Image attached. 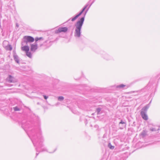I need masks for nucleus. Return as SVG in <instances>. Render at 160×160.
I'll use <instances>...</instances> for the list:
<instances>
[{"label": "nucleus", "mask_w": 160, "mask_h": 160, "mask_svg": "<svg viewBox=\"0 0 160 160\" xmlns=\"http://www.w3.org/2000/svg\"><path fill=\"white\" fill-rule=\"evenodd\" d=\"M84 20V17H82L78 21L75 25L76 28L75 31L74 36L79 38L81 36V30Z\"/></svg>", "instance_id": "f257e3e1"}, {"label": "nucleus", "mask_w": 160, "mask_h": 160, "mask_svg": "<svg viewBox=\"0 0 160 160\" xmlns=\"http://www.w3.org/2000/svg\"><path fill=\"white\" fill-rule=\"evenodd\" d=\"M32 140L34 146L37 147L36 149L37 152H38L39 150L38 148H41L43 146L42 143L43 141L42 138L41 137H38L37 139L33 137Z\"/></svg>", "instance_id": "f03ea898"}, {"label": "nucleus", "mask_w": 160, "mask_h": 160, "mask_svg": "<svg viewBox=\"0 0 160 160\" xmlns=\"http://www.w3.org/2000/svg\"><path fill=\"white\" fill-rule=\"evenodd\" d=\"M43 39L42 37L36 38H35V42L33 44H31L30 51L32 52H34L38 48L37 44L40 43V46L42 45V41Z\"/></svg>", "instance_id": "7ed1b4c3"}, {"label": "nucleus", "mask_w": 160, "mask_h": 160, "mask_svg": "<svg viewBox=\"0 0 160 160\" xmlns=\"http://www.w3.org/2000/svg\"><path fill=\"white\" fill-rule=\"evenodd\" d=\"M24 41L22 43V45L24 44L28 45V43H31L34 41V38L30 36H25L24 37Z\"/></svg>", "instance_id": "20e7f679"}, {"label": "nucleus", "mask_w": 160, "mask_h": 160, "mask_svg": "<svg viewBox=\"0 0 160 160\" xmlns=\"http://www.w3.org/2000/svg\"><path fill=\"white\" fill-rule=\"evenodd\" d=\"M21 49L22 51H24L26 53V55L30 58L32 57V54L31 52H29V47L28 45H25L21 48Z\"/></svg>", "instance_id": "39448f33"}, {"label": "nucleus", "mask_w": 160, "mask_h": 160, "mask_svg": "<svg viewBox=\"0 0 160 160\" xmlns=\"http://www.w3.org/2000/svg\"><path fill=\"white\" fill-rule=\"evenodd\" d=\"M88 4H86L85 7L83 8L82 10L81 11V12L78 14L76 15L75 17H74L73 18H72V21H74L76 19L79 17L80 15H81L83 13V12H84V11L87 8V7H88Z\"/></svg>", "instance_id": "423d86ee"}, {"label": "nucleus", "mask_w": 160, "mask_h": 160, "mask_svg": "<svg viewBox=\"0 0 160 160\" xmlns=\"http://www.w3.org/2000/svg\"><path fill=\"white\" fill-rule=\"evenodd\" d=\"M88 4H86L85 7L83 8L82 10L81 11V12L78 14L76 15L75 17H74L73 18H72V21H74L76 19L79 17L80 15H81L83 13V12H84V11L87 8V7H88Z\"/></svg>", "instance_id": "0eeeda50"}, {"label": "nucleus", "mask_w": 160, "mask_h": 160, "mask_svg": "<svg viewBox=\"0 0 160 160\" xmlns=\"http://www.w3.org/2000/svg\"><path fill=\"white\" fill-rule=\"evenodd\" d=\"M68 30V28L65 27L63 28H59L58 29L55 31V33H58L61 32H66Z\"/></svg>", "instance_id": "6e6552de"}, {"label": "nucleus", "mask_w": 160, "mask_h": 160, "mask_svg": "<svg viewBox=\"0 0 160 160\" xmlns=\"http://www.w3.org/2000/svg\"><path fill=\"white\" fill-rule=\"evenodd\" d=\"M6 80L9 82L14 83L17 82V80L11 75H9L6 78Z\"/></svg>", "instance_id": "1a4fd4ad"}, {"label": "nucleus", "mask_w": 160, "mask_h": 160, "mask_svg": "<svg viewBox=\"0 0 160 160\" xmlns=\"http://www.w3.org/2000/svg\"><path fill=\"white\" fill-rule=\"evenodd\" d=\"M140 114L143 119L145 120H148V117L146 112L143 111H141Z\"/></svg>", "instance_id": "9d476101"}, {"label": "nucleus", "mask_w": 160, "mask_h": 160, "mask_svg": "<svg viewBox=\"0 0 160 160\" xmlns=\"http://www.w3.org/2000/svg\"><path fill=\"white\" fill-rule=\"evenodd\" d=\"M102 57L105 59L107 60H111L112 58L111 56L107 53H104L102 55Z\"/></svg>", "instance_id": "9b49d317"}, {"label": "nucleus", "mask_w": 160, "mask_h": 160, "mask_svg": "<svg viewBox=\"0 0 160 160\" xmlns=\"http://www.w3.org/2000/svg\"><path fill=\"white\" fill-rule=\"evenodd\" d=\"M121 124H123V125L122 126V127H120V128L121 129H122L123 128V127L126 126V121L125 120H121L120 122L119 123V125L120 126Z\"/></svg>", "instance_id": "f8f14e48"}, {"label": "nucleus", "mask_w": 160, "mask_h": 160, "mask_svg": "<svg viewBox=\"0 0 160 160\" xmlns=\"http://www.w3.org/2000/svg\"><path fill=\"white\" fill-rule=\"evenodd\" d=\"M149 104H147L144 106L143 108H142L141 110V111H144L146 112L147 111L148 109L149 108Z\"/></svg>", "instance_id": "ddd939ff"}, {"label": "nucleus", "mask_w": 160, "mask_h": 160, "mask_svg": "<svg viewBox=\"0 0 160 160\" xmlns=\"http://www.w3.org/2000/svg\"><path fill=\"white\" fill-rule=\"evenodd\" d=\"M4 48L7 50L11 51L12 49V46L9 44L8 45L5 46Z\"/></svg>", "instance_id": "4468645a"}, {"label": "nucleus", "mask_w": 160, "mask_h": 160, "mask_svg": "<svg viewBox=\"0 0 160 160\" xmlns=\"http://www.w3.org/2000/svg\"><path fill=\"white\" fill-rule=\"evenodd\" d=\"M13 57L14 58V59L15 61L17 63H18L19 62V60L18 56L17 55L14 54L13 55Z\"/></svg>", "instance_id": "2eb2a0df"}, {"label": "nucleus", "mask_w": 160, "mask_h": 160, "mask_svg": "<svg viewBox=\"0 0 160 160\" xmlns=\"http://www.w3.org/2000/svg\"><path fill=\"white\" fill-rule=\"evenodd\" d=\"M126 86L124 85L123 84H121L119 85H117L116 86V88H122L124 87H125Z\"/></svg>", "instance_id": "dca6fc26"}, {"label": "nucleus", "mask_w": 160, "mask_h": 160, "mask_svg": "<svg viewBox=\"0 0 160 160\" xmlns=\"http://www.w3.org/2000/svg\"><path fill=\"white\" fill-rule=\"evenodd\" d=\"M9 44V42L7 41H4L3 42V46L4 48L5 47V46L8 45Z\"/></svg>", "instance_id": "f3484780"}, {"label": "nucleus", "mask_w": 160, "mask_h": 160, "mask_svg": "<svg viewBox=\"0 0 160 160\" xmlns=\"http://www.w3.org/2000/svg\"><path fill=\"white\" fill-rule=\"evenodd\" d=\"M108 147L110 149H113L114 148V146H112L110 143H108Z\"/></svg>", "instance_id": "a211bd4d"}, {"label": "nucleus", "mask_w": 160, "mask_h": 160, "mask_svg": "<svg viewBox=\"0 0 160 160\" xmlns=\"http://www.w3.org/2000/svg\"><path fill=\"white\" fill-rule=\"evenodd\" d=\"M64 99V98L62 96H60L58 98V100L60 101H62Z\"/></svg>", "instance_id": "6ab92c4d"}, {"label": "nucleus", "mask_w": 160, "mask_h": 160, "mask_svg": "<svg viewBox=\"0 0 160 160\" xmlns=\"http://www.w3.org/2000/svg\"><path fill=\"white\" fill-rule=\"evenodd\" d=\"M14 110L15 111H19L20 110V109L18 107H16L13 108Z\"/></svg>", "instance_id": "aec40b11"}, {"label": "nucleus", "mask_w": 160, "mask_h": 160, "mask_svg": "<svg viewBox=\"0 0 160 160\" xmlns=\"http://www.w3.org/2000/svg\"><path fill=\"white\" fill-rule=\"evenodd\" d=\"M141 135L143 137H144L146 135V132L144 131H143L141 133Z\"/></svg>", "instance_id": "412c9836"}, {"label": "nucleus", "mask_w": 160, "mask_h": 160, "mask_svg": "<svg viewBox=\"0 0 160 160\" xmlns=\"http://www.w3.org/2000/svg\"><path fill=\"white\" fill-rule=\"evenodd\" d=\"M92 4V3H91V5H90V6H89V7L86 10V11H85V14H86L87 12H88V10L89 9V8H90V7L91 6V4Z\"/></svg>", "instance_id": "4be33fe9"}, {"label": "nucleus", "mask_w": 160, "mask_h": 160, "mask_svg": "<svg viewBox=\"0 0 160 160\" xmlns=\"http://www.w3.org/2000/svg\"><path fill=\"white\" fill-rule=\"evenodd\" d=\"M97 114H99V112H100V108H97Z\"/></svg>", "instance_id": "5701e85b"}, {"label": "nucleus", "mask_w": 160, "mask_h": 160, "mask_svg": "<svg viewBox=\"0 0 160 160\" xmlns=\"http://www.w3.org/2000/svg\"><path fill=\"white\" fill-rule=\"evenodd\" d=\"M150 130H151L152 131H156V129L155 128H150Z\"/></svg>", "instance_id": "b1692460"}, {"label": "nucleus", "mask_w": 160, "mask_h": 160, "mask_svg": "<svg viewBox=\"0 0 160 160\" xmlns=\"http://www.w3.org/2000/svg\"><path fill=\"white\" fill-rule=\"evenodd\" d=\"M43 97H44V99H47L48 98V96H46V95H43Z\"/></svg>", "instance_id": "393cba45"}, {"label": "nucleus", "mask_w": 160, "mask_h": 160, "mask_svg": "<svg viewBox=\"0 0 160 160\" xmlns=\"http://www.w3.org/2000/svg\"><path fill=\"white\" fill-rule=\"evenodd\" d=\"M46 151V150L44 149H42L41 151L42 152V151Z\"/></svg>", "instance_id": "a878e982"}, {"label": "nucleus", "mask_w": 160, "mask_h": 160, "mask_svg": "<svg viewBox=\"0 0 160 160\" xmlns=\"http://www.w3.org/2000/svg\"><path fill=\"white\" fill-rule=\"evenodd\" d=\"M95 127L96 128H98V125H96L95 126Z\"/></svg>", "instance_id": "bb28decb"}, {"label": "nucleus", "mask_w": 160, "mask_h": 160, "mask_svg": "<svg viewBox=\"0 0 160 160\" xmlns=\"http://www.w3.org/2000/svg\"><path fill=\"white\" fill-rule=\"evenodd\" d=\"M38 154H39V153H38L37 152L36 153V156H37L38 155Z\"/></svg>", "instance_id": "cd10ccee"}, {"label": "nucleus", "mask_w": 160, "mask_h": 160, "mask_svg": "<svg viewBox=\"0 0 160 160\" xmlns=\"http://www.w3.org/2000/svg\"><path fill=\"white\" fill-rule=\"evenodd\" d=\"M16 26H17L18 27V25L17 24H16Z\"/></svg>", "instance_id": "c85d7f7f"}, {"label": "nucleus", "mask_w": 160, "mask_h": 160, "mask_svg": "<svg viewBox=\"0 0 160 160\" xmlns=\"http://www.w3.org/2000/svg\"><path fill=\"white\" fill-rule=\"evenodd\" d=\"M101 91H101H101H100L101 92Z\"/></svg>", "instance_id": "c756f323"}, {"label": "nucleus", "mask_w": 160, "mask_h": 160, "mask_svg": "<svg viewBox=\"0 0 160 160\" xmlns=\"http://www.w3.org/2000/svg\"><path fill=\"white\" fill-rule=\"evenodd\" d=\"M151 102V101L150 102L149 104Z\"/></svg>", "instance_id": "7c9ffc66"}]
</instances>
